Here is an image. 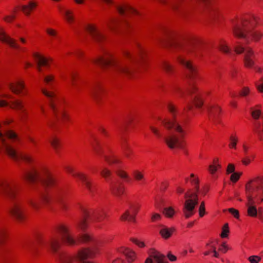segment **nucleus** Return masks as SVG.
I'll return each instance as SVG.
<instances>
[{
  "instance_id": "1",
  "label": "nucleus",
  "mask_w": 263,
  "mask_h": 263,
  "mask_svg": "<svg viewBox=\"0 0 263 263\" xmlns=\"http://www.w3.org/2000/svg\"><path fill=\"white\" fill-rule=\"evenodd\" d=\"M259 21L258 17L250 15H245L241 19L235 17L232 20L233 35L238 39H246L248 44L259 42L263 38V32L255 29Z\"/></svg>"
},
{
  "instance_id": "2",
  "label": "nucleus",
  "mask_w": 263,
  "mask_h": 263,
  "mask_svg": "<svg viewBox=\"0 0 263 263\" xmlns=\"http://www.w3.org/2000/svg\"><path fill=\"white\" fill-rule=\"evenodd\" d=\"M93 153L99 157H103L104 161L108 165H122L123 163L122 159L115 154L112 147L109 145L104 146V149L100 142L95 139L91 143Z\"/></svg>"
},
{
  "instance_id": "3",
  "label": "nucleus",
  "mask_w": 263,
  "mask_h": 263,
  "mask_svg": "<svg viewBox=\"0 0 263 263\" xmlns=\"http://www.w3.org/2000/svg\"><path fill=\"white\" fill-rule=\"evenodd\" d=\"M8 140L14 142L19 141L20 138L13 130H7L4 133L0 131V154L3 153L9 158H16L15 149L8 143Z\"/></svg>"
},
{
  "instance_id": "4",
  "label": "nucleus",
  "mask_w": 263,
  "mask_h": 263,
  "mask_svg": "<svg viewBox=\"0 0 263 263\" xmlns=\"http://www.w3.org/2000/svg\"><path fill=\"white\" fill-rule=\"evenodd\" d=\"M95 256L94 251L89 248H83L79 250L73 255H61V263H94L89 259Z\"/></svg>"
},
{
  "instance_id": "5",
  "label": "nucleus",
  "mask_w": 263,
  "mask_h": 263,
  "mask_svg": "<svg viewBox=\"0 0 263 263\" xmlns=\"http://www.w3.org/2000/svg\"><path fill=\"white\" fill-rule=\"evenodd\" d=\"M64 170L67 173L71 174L73 177L81 180L90 194L95 195L97 193V185L92 181L87 175L82 172L75 171L71 166H66Z\"/></svg>"
},
{
  "instance_id": "6",
  "label": "nucleus",
  "mask_w": 263,
  "mask_h": 263,
  "mask_svg": "<svg viewBox=\"0 0 263 263\" xmlns=\"http://www.w3.org/2000/svg\"><path fill=\"white\" fill-rule=\"evenodd\" d=\"M55 234L61 235V242L68 246L78 245L77 238L75 239L70 232L69 227L64 223H60L54 227Z\"/></svg>"
},
{
  "instance_id": "7",
  "label": "nucleus",
  "mask_w": 263,
  "mask_h": 263,
  "mask_svg": "<svg viewBox=\"0 0 263 263\" xmlns=\"http://www.w3.org/2000/svg\"><path fill=\"white\" fill-rule=\"evenodd\" d=\"M177 133L179 134L178 135L175 134H170L164 139L165 144L171 150L182 149L186 146L185 138L187 135V131L185 130V135L183 137H181V133Z\"/></svg>"
},
{
  "instance_id": "8",
  "label": "nucleus",
  "mask_w": 263,
  "mask_h": 263,
  "mask_svg": "<svg viewBox=\"0 0 263 263\" xmlns=\"http://www.w3.org/2000/svg\"><path fill=\"white\" fill-rule=\"evenodd\" d=\"M7 106L12 110L20 111V116L23 119H27L29 116V112L23 101L20 99H15L9 102L5 100H0V108Z\"/></svg>"
},
{
  "instance_id": "9",
  "label": "nucleus",
  "mask_w": 263,
  "mask_h": 263,
  "mask_svg": "<svg viewBox=\"0 0 263 263\" xmlns=\"http://www.w3.org/2000/svg\"><path fill=\"white\" fill-rule=\"evenodd\" d=\"M18 194L17 185L6 178H0V196L16 198Z\"/></svg>"
},
{
  "instance_id": "10",
  "label": "nucleus",
  "mask_w": 263,
  "mask_h": 263,
  "mask_svg": "<svg viewBox=\"0 0 263 263\" xmlns=\"http://www.w3.org/2000/svg\"><path fill=\"white\" fill-rule=\"evenodd\" d=\"M92 62L102 68H106L109 66L115 68L117 65L113 53L109 51H104L102 55L93 59Z\"/></svg>"
},
{
  "instance_id": "11",
  "label": "nucleus",
  "mask_w": 263,
  "mask_h": 263,
  "mask_svg": "<svg viewBox=\"0 0 263 263\" xmlns=\"http://www.w3.org/2000/svg\"><path fill=\"white\" fill-rule=\"evenodd\" d=\"M41 179L40 182L47 187L55 186L58 183L56 178L52 174L48 166H41Z\"/></svg>"
},
{
  "instance_id": "12",
  "label": "nucleus",
  "mask_w": 263,
  "mask_h": 263,
  "mask_svg": "<svg viewBox=\"0 0 263 263\" xmlns=\"http://www.w3.org/2000/svg\"><path fill=\"white\" fill-rule=\"evenodd\" d=\"M161 124L166 130L174 129L176 133H181V137L185 135V129L177 122L176 117H165L161 120Z\"/></svg>"
},
{
  "instance_id": "13",
  "label": "nucleus",
  "mask_w": 263,
  "mask_h": 263,
  "mask_svg": "<svg viewBox=\"0 0 263 263\" xmlns=\"http://www.w3.org/2000/svg\"><path fill=\"white\" fill-rule=\"evenodd\" d=\"M106 93V89L105 85L101 82H98L93 86L90 97L92 100L97 104H100Z\"/></svg>"
},
{
  "instance_id": "14",
  "label": "nucleus",
  "mask_w": 263,
  "mask_h": 263,
  "mask_svg": "<svg viewBox=\"0 0 263 263\" xmlns=\"http://www.w3.org/2000/svg\"><path fill=\"white\" fill-rule=\"evenodd\" d=\"M184 202L183 208L187 211H194L198 203V195L193 192V190L189 189L184 194Z\"/></svg>"
},
{
  "instance_id": "15",
  "label": "nucleus",
  "mask_w": 263,
  "mask_h": 263,
  "mask_svg": "<svg viewBox=\"0 0 263 263\" xmlns=\"http://www.w3.org/2000/svg\"><path fill=\"white\" fill-rule=\"evenodd\" d=\"M41 175V167L38 169L32 167L24 172L22 179L27 183L35 184L40 182Z\"/></svg>"
},
{
  "instance_id": "16",
  "label": "nucleus",
  "mask_w": 263,
  "mask_h": 263,
  "mask_svg": "<svg viewBox=\"0 0 263 263\" xmlns=\"http://www.w3.org/2000/svg\"><path fill=\"white\" fill-rule=\"evenodd\" d=\"M9 213L12 217L19 222H23L27 219L23 205L20 203H15L10 209Z\"/></svg>"
},
{
  "instance_id": "17",
  "label": "nucleus",
  "mask_w": 263,
  "mask_h": 263,
  "mask_svg": "<svg viewBox=\"0 0 263 263\" xmlns=\"http://www.w3.org/2000/svg\"><path fill=\"white\" fill-rule=\"evenodd\" d=\"M9 89L15 95L27 96L28 90L26 87L25 81L22 79L17 80L9 84Z\"/></svg>"
},
{
  "instance_id": "18",
  "label": "nucleus",
  "mask_w": 263,
  "mask_h": 263,
  "mask_svg": "<svg viewBox=\"0 0 263 263\" xmlns=\"http://www.w3.org/2000/svg\"><path fill=\"white\" fill-rule=\"evenodd\" d=\"M140 208V205L138 203H134L130 205L128 210L121 216L120 220L122 221H128L130 222H136V216Z\"/></svg>"
},
{
  "instance_id": "19",
  "label": "nucleus",
  "mask_w": 263,
  "mask_h": 263,
  "mask_svg": "<svg viewBox=\"0 0 263 263\" xmlns=\"http://www.w3.org/2000/svg\"><path fill=\"white\" fill-rule=\"evenodd\" d=\"M42 93L48 99L49 104L50 108L53 111L54 115L57 116V106L60 104V100L55 92L43 88L41 89Z\"/></svg>"
},
{
  "instance_id": "20",
  "label": "nucleus",
  "mask_w": 263,
  "mask_h": 263,
  "mask_svg": "<svg viewBox=\"0 0 263 263\" xmlns=\"http://www.w3.org/2000/svg\"><path fill=\"white\" fill-rule=\"evenodd\" d=\"M86 29L96 42L103 43L106 41V35L99 31L96 25L94 24H88L86 27Z\"/></svg>"
},
{
  "instance_id": "21",
  "label": "nucleus",
  "mask_w": 263,
  "mask_h": 263,
  "mask_svg": "<svg viewBox=\"0 0 263 263\" xmlns=\"http://www.w3.org/2000/svg\"><path fill=\"white\" fill-rule=\"evenodd\" d=\"M121 147L126 159L132 160L135 157V153L129 143V138L126 136L121 138Z\"/></svg>"
},
{
  "instance_id": "22",
  "label": "nucleus",
  "mask_w": 263,
  "mask_h": 263,
  "mask_svg": "<svg viewBox=\"0 0 263 263\" xmlns=\"http://www.w3.org/2000/svg\"><path fill=\"white\" fill-rule=\"evenodd\" d=\"M133 63L117 65L115 68V71L129 78H132L135 73V70L132 66Z\"/></svg>"
},
{
  "instance_id": "23",
  "label": "nucleus",
  "mask_w": 263,
  "mask_h": 263,
  "mask_svg": "<svg viewBox=\"0 0 263 263\" xmlns=\"http://www.w3.org/2000/svg\"><path fill=\"white\" fill-rule=\"evenodd\" d=\"M255 55L253 50L250 47L246 48L243 58V64L245 67L251 69L255 65L254 59Z\"/></svg>"
},
{
  "instance_id": "24",
  "label": "nucleus",
  "mask_w": 263,
  "mask_h": 263,
  "mask_svg": "<svg viewBox=\"0 0 263 263\" xmlns=\"http://www.w3.org/2000/svg\"><path fill=\"white\" fill-rule=\"evenodd\" d=\"M221 109L217 105H212L208 109L209 120L215 124L220 122V114Z\"/></svg>"
},
{
  "instance_id": "25",
  "label": "nucleus",
  "mask_w": 263,
  "mask_h": 263,
  "mask_svg": "<svg viewBox=\"0 0 263 263\" xmlns=\"http://www.w3.org/2000/svg\"><path fill=\"white\" fill-rule=\"evenodd\" d=\"M33 56L37 63L39 71H41V67H49L53 61L52 58H46L39 52L34 53Z\"/></svg>"
},
{
  "instance_id": "26",
  "label": "nucleus",
  "mask_w": 263,
  "mask_h": 263,
  "mask_svg": "<svg viewBox=\"0 0 263 263\" xmlns=\"http://www.w3.org/2000/svg\"><path fill=\"white\" fill-rule=\"evenodd\" d=\"M110 194L118 198H121L125 194V187L121 183H111L109 185Z\"/></svg>"
},
{
  "instance_id": "27",
  "label": "nucleus",
  "mask_w": 263,
  "mask_h": 263,
  "mask_svg": "<svg viewBox=\"0 0 263 263\" xmlns=\"http://www.w3.org/2000/svg\"><path fill=\"white\" fill-rule=\"evenodd\" d=\"M136 47L139 56V63L141 67H146L148 63L147 52L139 43H136Z\"/></svg>"
},
{
  "instance_id": "28",
  "label": "nucleus",
  "mask_w": 263,
  "mask_h": 263,
  "mask_svg": "<svg viewBox=\"0 0 263 263\" xmlns=\"http://www.w3.org/2000/svg\"><path fill=\"white\" fill-rule=\"evenodd\" d=\"M247 202L246 204L247 206V215L250 217H257L258 210H257L255 203L253 201L252 196L248 194L247 196Z\"/></svg>"
},
{
  "instance_id": "29",
  "label": "nucleus",
  "mask_w": 263,
  "mask_h": 263,
  "mask_svg": "<svg viewBox=\"0 0 263 263\" xmlns=\"http://www.w3.org/2000/svg\"><path fill=\"white\" fill-rule=\"evenodd\" d=\"M118 12L120 15H137L138 12L128 4H122L117 6Z\"/></svg>"
},
{
  "instance_id": "30",
  "label": "nucleus",
  "mask_w": 263,
  "mask_h": 263,
  "mask_svg": "<svg viewBox=\"0 0 263 263\" xmlns=\"http://www.w3.org/2000/svg\"><path fill=\"white\" fill-rule=\"evenodd\" d=\"M185 183L190 182L191 186L193 187L191 189L193 190V192L197 194L199 192L200 179L198 176L194 173H191L189 177H186L184 179Z\"/></svg>"
},
{
  "instance_id": "31",
  "label": "nucleus",
  "mask_w": 263,
  "mask_h": 263,
  "mask_svg": "<svg viewBox=\"0 0 263 263\" xmlns=\"http://www.w3.org/2000/svg\"><path fill=\"white\" fill-rule=\"evenodd\" d=\"M0 41L9 44L12 48L15 49H18L20 48L16 41L10 37L6 33L5 29L2 27H0Z\"/></svg>"
},
{
  "instance_id": "32",
  "label": "nucleus",
  "mask_w": 263,
  "mask_h": 263,
  "mask_svg": "<svg viewBox=\"0 0 263 263\" xmlns=\"http://www.w3.org/2000/svg\"><path fill=\"white\" fill-rule=\"evenodd\" d=\"M245 187L246 191H250L251 187L253 190H263V177H257L250 180Z\"/></svg>"
},
{
  "instance_id": "33",
  "label": "nucleus",
  "mask_w": 263,
  "mask_h": 263,
  "mask_svg": "<svg viewBox=\"0 0 263 263\" xmlns=\"http://www.w3.org/2000/svg\"><path fill=\"white\" fill-rule=\"evenodd\" d=\"M38 6V3L35 0L29 1L27 5L21 6V10L25 16L28 17L36 9Z\"/></svg>"
},
{
  "instance_id": "34",
  "label": "nucleus",
  "mask_w": 263,
  "mask_h": 263,
  "mask_svg": "<svg viewBox=\"0 0 263 263\" xmlns=\"http://www.w3.org/2000/svg\"><path fill=\"white\" fill-rule=\"evenodd\" d=\"M217 242L216 241H210L206 243L205 246V251L203 253L204 256H208L213 253V256L215 258H219V253L217 252Z\"/></svg>"
},
{
  "instance_id": "35",
  "label": "nucleus",
  "mask_w": 263,
  "mask_h": 263,
  "mask_svg": "<svg viewBox=\"0 0 263 263\" xmlns=\"http://www.w3.org/2000/svg\"><path fill=\"white\" fill-rule=\"evenodd\" d=\"M161 68L166 74L172 76L176 73L175 66L170 61L164 60L161 63Z\"/></svg>"
},
{
  "instance_id": "36",
  "label": "nucleus",
  "mask_w": 263,
  "mask_h": 263,
  "mask_svg": "<svg viewBox=\"0 0 263 263\" xmlns=\"http://www.w3.org/2000/svg\"><path fill=\"white\" fill-rule=\"evenodd\" d=\"M120 252L124 255L127 261L129 263L133 262L137 259V255L135 252L128 248H121Z\"/></svg>"
},
{
  "instance_id": "37",
  "label": "nucleus",
  "mask_w": 263,
  "mask_h": 263,
  "mask_svg": "<svg viewBox=\"0 0 263 263\" xmlns=\"http://www.w3.org/2000/svg\"><path fill=\"white\" fill-rule=\"evenodd\" d=\"M55 234H56L53 232V235L50 237L49 240V245L51 250L54 253H57L61 246L60 239Z\"/></svg>"
},
{
  "instance_id": "38",
  "label": "nucleus",
  "mask_w": 263,
  "mask_h": 263,
  "mask_svg": "<svg viewBox=\"0 0 263 263\" xmlns=\"http://www.w3.org/2000/svg\"><path fill=\"white\" fill-rule=\"evenodd\" d=\"M132 176L134 181L140 183H144L146 181L145 172L144 170L138 169L134 170L132 173Z\"/></svg>"
},
{
  "instance_id": "39",
  "label": "nucleus",
  "mask_w": 263,
  "mask_h": 263,
  "mask_svg": "<svg viewBox=\"0 0 263 263\" xmlns=\"http://www.w3.org/2000/svg\"><path fill=\"white\" fill-rule=\"evenodd\" d=\"M250 194L253 198V201L256 204H260L263 201V190H253L252 193L247 191V196Z\"/></svg>"
},
{
  "instance_id": "40",
  "label": "nucleus",
  "mask_w": 263,
  "mask_h": 263,
  "mask_svg": "<svg viewBox=\"0 0 263 263\" xmlns=\"http://www.w3.org/2000/svg\"><path fill=\"white\" fill-rule=\"evenodd\" d=\"M121 24V21L119 18H113L108 21L107 25L111 31L117 33L119 30Z\"/></svg>"
},
{
  "instance_id": "41",
  "label": "nucleus",
  "mask_w": 263,
  "mask_h": 263,
  "mask_svg": "<svg viewBox=\"0 0 263 263\" xmlns=\"http://www.w3.org/2000/svg\"><path fill=\"white\" fill-rule=\"evenodd\" d=\"M15 154L16 158H9L14 161H18L20 160H23L24 162L27 164H32L34 162L33 158L27 154H18L15 149Z\"/></svg>"
},
{
  "instance_id": "42",
  "label": "nucleus",
  "mask_w": 263,
  "mask_h": 263,
  "mask_svg": "<svg viewBox=\"0 0 263 263\" xmlns=\"http://www.w3.org/2000/svg\"><path fill=\"white\" fill-rule=\"evenodd\" d=\"M27 203L29 208L34 212H39L42 209L41 202L36 198H29Z\"/></svg>"
},
{
  "instance_id": "43",
  "label": "nucleus",
  "mask_w": 263,
  "mask_h": 263,
  "mask_svg": "<svg viewBox=\"0 0 263 263\" xmlns=\"http://www.w3.org/2000/svg\"><path fill=\"white\" fill-rule=\"evenodd\" d=\"M79 209L83 213V218L87 220H93L94 214L93 209L89 208L81 204H79Z\"/></svg>"
},
{
  "instance_id": "44",
  "label": "nucleus",
  "mask_w": 263,
  "mask_h": 263,
  "mask_svg": "<svg viewBox=\"0 0 263 263\" xmlns=\"http://www.w3.org/2000/svg\"><path fill=\"white\" fill-rule=\"evenodd\" d=\"M151 253L152 254L150 256L151 258L153 257L157 262V263L168 262L165 255L159 252H157L154 249H151Z\"/></svg>"
},
{
  "instance_id": "45",
  "label": "nucleus",
  "mask_w": 263,
  "mask_h": 263,
  "mask_svg": "<svg viewBox=\"0 0 263 263\" xmlns=\"http://www.w3.org/2000/svg\"><path fill=\"white\" fill-rule=\"evenodd\" d=\"M177 62L178 64L185 68L187 71L197 66L194 64L192 61L186 60L181 56H178L177 57Z\"/></svg>"
},
{
  "instance_id": "46",
  "label": "nucleus",
  "mask_w": 263,
  "mask_h": 263,
  "mask_svg": "<svg viewBox=\"0 0 263 263\" xmlns=\"http://www.w3.org/2000/svg\"><path fill=\"white\" fill-rule=\"evenodd\" d=\"M57 116H55L57 118H61L63 122H68L70 121V117L68 114L60 106V104L57 106Z\"/></svg>"
},
{
  "instance_id": "47",
  "label": "nucleus",
  "mask_w": 263,
  "mask_h": 263,
  "mask_svg": "<svg viewBox=\"0 0 263 263\" xmlns=\"http://www.w3.org/2000/svg\"><path fill=\"white\" fill-rule=\"evenodd\" d=\"M50 143L55 153L59 154L62 146L61 140L58 137H54L51 139Z\"/></svg>"
},
{
  "instance_id": "48",
  "label": "nucleus",
  "mask_w": 263,
  "mask_h": 263,
  "mask_svg": "<svg viewBox=\"0 0 263 263\" xmlns=\"http://www.w3.org/2000/svg\"><path fill=\"white\" fill-rule=\"evenodd\" d=\"M100 176L105 180L108 181L112 179L113 173L111 170L107 167H102L100 171Z\"/></svg>"
},
{
  "instance_id": "49",
  "label": "nucleus",
  "mask_w": 263,
  "mask_h": 263,
  "mask_svg": "<svg viewBox=\"0 0 263 263\" xmlns=\"http://www.w3.org/2000/svg\"><path fill=\"white\" fill-rule=\"evenodd\" d=\"M221 165L219 162V159L215 158L212 161V163L209 166L208 171L210 174H214L218 170L220 169Z\"/></svg>"
},
{
  "instance_id": "50",
  "label": "nucleus",
  "mask_w": 263,
  "mask_h": 263,
  "mask_svg": "<svg viewBox=\"0 0 263 263\" xmlns=\"http://www.w3.org/2000/svg\"><path fill=\"white\" fill-rule=\"evenodd\" d=\"M175 230L174 228H164L160 230L159 233L163 238L167 239L171 237Z\"/></svg>"
},
{
  "instance_id": "51",
  "label": "nucleus",
  "mask_w": 263,
  "mask_h": 263,
  "mask_svg": "<svg viewBox=\"0 0 263 263\" xmlns=\"http://www.w3.org/2000/svg\"><path fill=\"white\" fill-rule=\"evenodd\" d=\"M219 50L224 54H230L231 53V49L226 41L221 40L219 44Z\"/></svg>"
},
{
  "instance_id": "52",
  "label": "nucleus",
  "mask_w": 263,
  "mask_h": 263,
  "mask_svg": "<svg viewBox=\"0 0 263 263\" xmlns=\"http://www.w3.org/2000/svg\"><path fill=\"white\" fill-rule=\"evenodd\" d=\"M238 142V137L236 133L232 134L229 138V147L230 149H237V145Z\"/></svg>"
},
{
  "instance_id": "53",
  "label": "nucleus",
  "mask_w": 263,
  "mask_h": 263,
  "mask_svg": "<svg viewBox=\"0 0 263 263\" xmlns=\"http://www.w3.org/2000/svg\"><path fill=\"white\" fill-rule=\"evenodd\" d=\"M199 75V69L197 66L187 71L186 72V77L192 80L197 79Z\"/></svg>"
},
{
  "instance_id": "54",
  "label": "nucleus",
  "mask_w": 263,
  "mask_h": 263,
  "mask_svg": "<svg viewBox=\"0 0 263 263\" xmlns=\"http://www.w3.org/2000/svg\"><path fill=\"white\" fill-rule=\"evenodd\" d=\"M93 211L94 214L93 220L100 221L105 218V213L102 209H93Z\"/></svg>"
},
{
  "instance_id": "55",
  "label": "nucleus",
  "mask_w": 263,
  "mask_h": 263,
  "mask_svg": "<svg viewBox=\"0 0 263 263\" xmlns=\"http://www.w3.org/2000/svg\"><path fill=\"white\" fill-rule=\"evenodd\" d=\"M116 175L121 179L127 182L130 180V176L128 173L123 169H118L116 171Z\"/></svg>"
},
{
  "instance_id": "56",
  "label": "nucleus",
  "mask_w": 263,
  "mask_h": 263,
  "mask_svg": "<svg viewBox=\"0 0 263 263\" xmlns=\"http://www.w3.org/2000/svg\"><path fill=\"white\" fill-rule=\"evenodd\" d=\"M167 109L168 112L171 115V116L177 117L178 109L175 104L171 102H168L167 105Z\"/></svg>"
},
{
  "instance_id": "57",
  "label": "nucleus",
  "mask_w": 263,
  "mask_h": 263,
  "mask_svg": "<svg viewBox=\"0 0 263 263\" xmlns=\"http://www.w3.org/2000/svg\"><path fill=\"white\" fill-rule=\"evenodd\" d=\"M122 54L123 57L129 61L130 63H134L135 59L132 52L128 49H123L122 51Z\"/></svg>"
},
{
  "instance_id": "58",
  "label": "nucleus",
  "mask_w": 263,
  "mask_h": 263,
  "mask_svg": "<svg viewBox=\"0 0 263 263\" xmlns=\"http://www.w3.org/2000/svg\"><path fill=\"white\" fill-rule=\"evenodd\" d=\"M64 20L69 24H72L74 21L73 13L72 11L65 10L64 12Z\"/></svg>"
},
{
  "instance_id": "59",
  "label": "nucleus",
  "mask_w": 263,
  "mask_h": 263,
  "mask_svg": "<svg viewBox=\"0 0 263 263\" xmlns=\"http://www.w3.org/2000/svg\"><path fill=\"white\" fill-rule=\"evenodd\" d=\"M57 200L62 210L67 211L69 209V205L68 203L64 200L62 196L59 195Z\"/></svg>"
},
{
  "instance_id": "60",
  "label": "nucleus",
  "mask_w": 263,
  "mask_h": 263,
  "mask_svg": "<svg viewBox=\"0 0 263 263\" xmlns=\"http://www.w3.org/2000/svg\"><path fill=\"white\" fill-rule=\"evenodd\" d=\"M8 238V232L6 228H0V245L5 243Z\"/></svg>"
},
{
  "instance_id": "61",
  "label": "nucleus",
  "mask_w": 263,
  "mask_h": 263,
  "mask_svg": "<svg viewBox=\"0 0 263 263\" xmlns=\"http://www.w3.org/2000/svg\"><path fill=\"white\" fill-rule=\"evenodd\" d=\"M40 202L42 203V207L49 205L51 202V198L50 196L48 194H43L40 197Z\"/></svg>"
},
{
  "instance_id": "62",
  "label": "nucleus",
  "mask_w": 263,
  "mask_h": 263,
  "mask_svg": "<svg viewBox=\"0 0 263 263\" xmlns=\"http://www.w3.org/2000/svg\"><path fill=\"white\" fill-rule=\"evenodd\" d=\"M193 103L195 107L197 108H201L204 104V101L201 96L199 94L196 95L193 99Z\"/></svg>"
},
{
  "instance_id": "63",
  "label": "nucleus",
  "mask_w": 263,
  "mask_h": 263,
  "mask_svg": "<svg viewBox=\"0 0 263 263\" xmlns=\"http://www.w3.org/2000/svg\"><path fill=\"white\" fill-rule=\"evenodd\" d=\"M163 34L165 38L171 40L175 36L176 32L172 29L164 28L163 29Z\"/></svg>"
},
{
  "instance_id": "64",
  "label": "nucleus",
  "mask_w": 263,
  "mask_h": 263,
  "mask_svg": "<svg viewBox=\"0 0 263 263\" xmlns=\"http://www.w3.org/2000/svg\"><path fill=\"white\" fill-rule=\"evenodd\" d=\"M253 132L260 140H263V127L260 125H256L253 128Z\"/></svg>"
}]
</instances>
